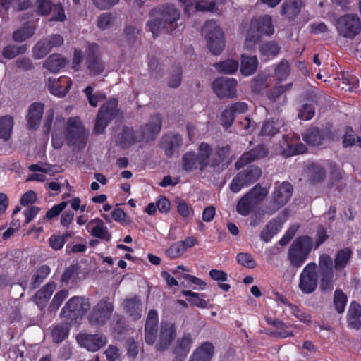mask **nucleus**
Returning <instances> with one entry per match:
<instances>
[{
    "instance_id": "1",
    "label": "nucleus",
    "mask_w": 361,
    "mask_h": 361,
    "mask_svg": "<svg viewBox=\"0 0 361 361\" xmlns=\"http://www.w3.org/2000/svg\"><path fill=\"white\" fill-rule=\"evenodd\" d=\"M150 17L147 27L156 37L161 32H171L178 27L177 21L180 19V12L173 5L166 4L152 9Z\"/></svg>"
},
{
    "instance_id": "2",
    "label": "nucleus",
    "mask_w": 361,
    "mask_h": 361,
    "mask_svg": "<svg viewBox=\"0 0 361 361\" xmlns=\"http://www.w3.org/2000/svg\"><path fill=\"white\" fill-rule=\"evenodd\" d=\"M274 29L270 16L264 15L253 18L250 21V28L245 37V44L246 47L251 49L261 35H271L274 33Z\"/></svg>"
},
{
    "instance_id": "3",
    "label": "nucleus",
    "mask_w": 361,
    "mask_h": 361,
    "mask_svg": "<svg viewBox=\"0 0 361 361\" xmlns=\"http://www.w3.org/2000/svg\"><path fill=\"white\" fill-rule=\"evenodd\" d=\"M313 246L312 238L307 235L297 238L289 247L287 259L291 266L298 268L305 262Z\"/></svg>"
},
{
    "instance_id": "4",
    "label": "nucleus",
    "mask_w": 361,
    "mask_h": 361,
    "mask_svg": "<svg viewBox=\"0 0 361 361\" xmlns=\"http://www.w3.org/2000/svg\"><path fill=\"white\" fill-rule=\"evenodd\" d=\"M114 310V302L105 296L93 306L87 316L88 322L92 326H102L110 320Z\"/></svg>"
},
{
    "instance_id": "5",
    "label": "nucleus",
    "mask_w": 361,
    "mask_h": 361,
    "mask_svg": "<svg viewBox=\"0 0 361 361\" xmlns=\"http://www.w3.org/2000/svg\"><path fill=\"white\" fill-rule=\"evenodd\" d=\"M203 33L207 41V47L214 55L221 53L225 47L224 32L215 21H207L203 27Z\"/></svg>"
},
{
    "instance_id": "6",
    "label": "nucleus",
    "mask_w": 361,
    "mask_h": 361,
    "mask_svg": "<svg viewBox=\"0 0 361 361\" xmlns=\"http://www.w3.org/2000/svg\"><path fill=\"white\" fill-rule=\"evenodd\" d=\"M335 27L339 35L353 39L360 31L361 23L357 15L348 13L338 17L335 22Z\"/></svg>"
},
{
    "instance_id": "7",
    "label": "nucleus",
    "mask_w": 361,
    "mask_h": 361,
    "mask_svg": "<svg viewBox=\"0 0 361 361\" xmlns=\"http://www.w3.org/2000/svg\"><path fill=\"white\" fill-rule=\"evenodd\" d=\"M118 114V101L111 99L99 109L94 125V130L97 134H101L109 123Z\"/></svg>"
},
{
    "instance_id": "8",
    "label": "nucleus",
    "mask_w": 361,
    "mask_h": 361,
    "mask_svg": "<svg viewBox=\"0 0 361 361\" xmlns=\"http://www.w3.org/2000/svg\"><path fill=\"white\" fill-rule=\"evenodd\" d=\"M85 66L90 75H100L104 70L105 64L99 55V47L96 43L88 44L85 49Z\"/></svg>"
},
{
    "instance_id": "9",
    "label": "nucleus",
    "mask_w": 361,
    "mask_h": 361,
    "mask_svg": "<svg viewBox=\"0 0 361 361\" xmlns=\"http://www.w3.org/2000/svg\"><path fill=\"white\" fill-rule=\"evenodd\" d=\"M237 80L234 78L221 77L212 83V89L220 99H233L237 97Z\"/></svg>"
},
{
    "instance_id": "10",
    "label": "nucleus",
    "mask_w": 361,
    "mask_h": 361,
    "mask_svg": "<svg viewBox=\"0 0 361 361\" xmlns=\"http://www.w3.org/2000/svg\"><path fill=\"white\" fill-rule=\"evenodd\" d=\"M90 307L88 298L75 296L71 298L62 309V313L71 319L84 315Z\"/></svg>"
},
{
    "instance_id": "11",
    "label": "nucleus",
    "mask_w": 361,
    "mask_h": 361,
    "mask_svg": "<svg viewBox=\"0 0 361 361\" xmlns=\"http://www.w3.org/2000/svg\"><path fill=\"white\" fill-rule=\"evenodd\" d=\"M316 268L315 263H309L301 272L298 286L303 293H312L317 288L318 277Z\"/></svg>"
},
{
    "instance_id": "12",
    "label": "nucleus",
    "mask_w": 361,
    "mask_h": 361,
    "mask_svg": "<svg viewBox=\"0 0 361 361\" xmlns=\"http://www.w3.org/2000/svg\"><path fill=\"white\" fill-rule=\"evenodd\" d=\"M293 193V187L290 183L283 182L276 188L272 199L269 204L268 212L273 214L287 203Z\"/></svg>"
},
{
    "instance_id": "13",
    "label": "nucleus",
    "mask_w": 361,
    "mask_h": 361,
    "mask_svg": "<svg viewBox=\"0 0 361 361\" xmlns=\"http://www.w3.org/2000/svg\"><path fill=\"white\" fill-rule=\"evenodd\" d=\"M319 271L321 277L322 289L323 290H330L333 286L334 274L332 259L327 254H322L319 256Z\"/></svg>"
},
{
    "instance_id": "14",
    "label": "nucleus",
    "mask_w": 361,
    "mask_h": 361,
    "mask_svg": "<svg viewBox=\"0 0 361 361\" xmlns=\"http://www.w3.org/2000/svg\"><path fill=\"white\" fill-rule=\"evenodd\" d=\"M176 337V329L173 323L161 322L155 343L157 350H166Z\"/></svg>"
},
{
    "instance_id": "15",
    "label": "nucleus",
    "mask_w": 361,
    "mask_h": 361,
    "mask_svg": "<svg viewBox=\"0 0 361 361\" xmlns=\"http://www.w3.org/2000/svg\"><path fill=\"white\" fill-rule=\"evenodd\" d=\"M161 126L162 120L161 116L158 114L152 116L149 121L139 130L143 142L149 143L153 142L159 133Z\"/></svg>"
},
{
    "instance_id": "16",
    "label": "nucleus",
    "mask_w": 361,
    "mask_h": 361,
    "mask_svg": "<svg viewBox=\"0 0 361 361\" xmlns=\"http://www.w3.org/2000/svg\"><path fill=\"white\" fill-rule=\"evenodd\" d=\"M158 313L155 310H150L147 314L145 324V342L154 345L158 337Z\"/></svg>"
},
{
    "instance_id": "17",
    "label": "nucleus",
    "mask_w": 361,
    "mask_h": 361,
    "mask_svg": "<svg viewBox=\"0 0 361 361\" xmlns=\"http://www.w3.org/2000/svg\"><path fill=\"white\" fill-rule=\"evenodd\" d=\"M67 138L73 145L85 143L86 134L79 118H70L67 122Z\"/></svg>"
},
{
    "instance_id": "18",
    "label": "nucleus",
    "mask_w": 361,
    "mask_h": 361,
    "mask_svg": "<svg viewBox=\"0 0 361 361\" xmlns=\"http://www.w3.org/2000/svg\"><path fill=\"white\" fill-rule=\"evenodd\" d=\"M77 341L81 346L92 352L99 350L106 343V336L100 334L80 333L77 336Z\"/></svg>"
},
{
    "instance_id": "19",
    "label": "nucleus",
    "mask_w": 361,
    "mask_h": 361,
    "mask_svg": "<svg viewBox=\"0 0 361 361\" xmlns=\"http://www.w3.org/2000/svg\"><path fill=\"white\" fill-rule=\"evenodd\" d=\"M71 85V80L66 76H61L59 78H49L47 82L51 94L58 97H65Z\"/></svg>"
},
{
    "instance_id": "20",
    "label": "nucleus",
    "mask_w": 361,
    "mask_h": 361,
    "mask_svg": "<svg viewBox=\"0 0 361 361\" xmlns=\"http://www.w3.org/2000/svg\"><path fill=\"white\" fill-rule=\"evenodd\" d=\"M138 142H143L139 130L135 132L129 127H124L116 137V143L121 148H128Z\"/></svg>"
},
{
    "instance_id": "21",
    "label": "nucleus",
    "mask_w": 361,
    "mask_h": 361,
    "mask_svg": "<svg viewBox=\"0 0 361 361\" xmlns=\"http://www.w3.org/2000/svg\"><path fill=\"white\" fill-rule=\"evenodd\" d=\"M122 306L125 312L133 319L138 320L142 316L141 300L137 296L126 298Z\"/></svg>"
},
{
    "instance_id": "22",
    "label": "nucleus",
    "mask_w": 361,
    "mask_h": 361,
    "mask_svg": "<svg viewBox=\"0 0 361 361\" xmlns=\"http://www.w3.org/2000/svg\"><path fill=\"white\" fill-rule=\"evenodd\" d=\"M267 154V150L264 146L259 145L257 147L245 152L235 163V167L239 169L250 162L264 158Z\"/></svg>"
},
{
    "instance_id": "23",
    "label": "nucleus",
    "mask_w": 361,
    "mask_h": 361,
    "mask_svg": "<svg viewBox=\"0 0 361 361\" xmlns=\"http://www.w3.org/2000/svg\"><path fill=\"white\" fill-rule=\"evenodd\" d=\"M44 111V104L39 102L32 104L28 109L26 116L28 128L31 130L37 129L41 123Z\"/></svg>"
},
{
    "instance_id": "24",
    "label": "nucleus",
    "mask_w": 361,
    "mask_h": 361,
    "mask_svg": "<svg viewBox=\"0 0 361 361\" xmlns=\"http://www.w3.org/2000/svg\"><path fill=\"white\" fill-rule=\"evenodd\" d=\"M183 139L180 135H166L162 137L161 147L168 157H172L174 152L182 145Z\"/></svg>"
},
{
    "instance_id": "25",
    "label": "nucleus",
    "mask_w": 361,
    "mask_h": 361,
    "mask_svg": "<svg viewBox=\"0 0 361 361\" xmlns=\"http://www.w3.org/2000/svg\"><path fill=\"white\" fill-rule=\"evenodd\" d=\"M214 348L209 342H205L195 349L188 361H211Z\"/></svg>"
},
{
    "instance_id": "26",
    "label": "nucleus",
    "mask_w": 361,
    "mask_h": 361,
    "mask_svg": "<svg viewBox=\"0 0 361 361\" xmlns=\"http://www.w3.org/2000/svg\"><path fill=\"white\" fill-rule=\"evenodd\" d=\"M55 289L56 283L54 282H49L35 293L33 300L39 308H44Z\"/></svg>"
},
{
    "instance_id": "27",
    "label": "nucleus",
    "mask_w": 361,
    "mask_h": 361,
    "mask_svg": "<svg viewBox=\"0 0 361 361\" xmlns=\"http://www.w3.org/2000/svg\"><path fill=\"white\" fill-rule=\"evenodd\" d=\"M193 338L190 334H184L181 338L177 341V345L174 349V353L176 355V360L180 358L179 361H183L185 357L189 353Z\"/></svg>"
},
{
    "instance_id": "28",
    "label": "nucleus",
    "mask_w": 361,
    "mask_h": 361,
    "mask_svg": "<svg viewBox=\"0 0 361 361\" xmlns=\"http://www.w3.org/2000/svg\"><path fill=\"white\" fill-rule=\"evenodd\" d=\"M283 126L284 121L279 117L269 118L264 123L261 129V134L262 135L272 137L276 135Z\"/></svg>"
},
{
    "instance_id": "29",
    "label": "nucleus",
    "mask_w": 361,
    "mask_h": 361,
    "mask_svg": "<svg viewBox=\"0 0 361 361\" xmlns=\"http://www.w3.org/2000/svg\"><path fill=\"white\" fill-rule=\"evenodd\" d=\"M212 154V149L210 145L206 142H202L198 147V157L200 164V170L204 171L207 166H211V157Z\"/></svg>"
},
{
    "instance_id": "30",
    "label": "nucleus",
    "mask_w": 361,
    "mask_h": 361,
    "mask_svg": "<svg viewBox=\"0 0 361 361\" xmlns=\"http://www.w3.org/2000/svg\"><path fill=\"white\" fill-rule=\"evenodd\" d=\"M361 306L356 302L350 303L348 312V324L350 328L356 330L361 327Z\"/></svg>"
},
{
    "instance_id": "31",
    "label": "nucleus",
    "mask_w": 361,
    "mask_h": 361,
    "mask_svg": "<svg viewBox=\"0 0 361 361\" xmlns=\"http://www.w3.org/2000/svg\"><path fill=\"white\" fill-rule=\"evenodd\" d=\"M93 224H95V225L92 228L90 231L91 235L99 239L109 242L111 239V235L109 232L107 227L104 226V222L101 219L97 218L92 220L89 225Z\"/></svg>"
},
{
    "instance_id": "32",
    "label": "nucleus",
    "mask_w": 361,
    "mask_h": 361,
    "mask_svg": "<svg viewBox=\"0 0 361 361\" xmlns=\"http://www.w3.org/2000/svg\"><path fill=\"white\" fill-rule=\"evenodd\" d=\"M67 63L66 59L59 54L50 55L44 61L43 66L51 73H56Z\"/></svg>"
},
{
    "instance_id": "33",
    "label": "nucleus",
    "mask_w": 361,
    "mask_h": 361,
    "mask_svg": "<svg viewBox=\"0 0 361 361\" xmlns=\"http://www.w3.org/2000/svg\"><path fill=\"white\" fill-rule=\"evenodd\" d=\"M258 66V60L255 56L242 54L240 72L245 76L254 74Z\"/></svg>"
},
{
    "instance_id": "34",
    "label": "nucleus",
    "mask_w": 361,
    "mask_h": 361,
    "mask_svg": "<svg viewBox=\"0 0 361 361\" xmlns=\"http://www.w3.org/2000/svg\"><path fill=\"white\" fill-rule=\"evenodd\" d=\"M14 126L13 118L10 115L0 117V138L4 141L11 139Z\"/></svg>"
},
{
    "instance_id": "35",
    "label": "nucleus",
    "mask_w": 361,
    "mask_h": 361,
    "mask_svg": "<svg viewBox=\"0 0 361 361\" xmlns=\"http://www.w3.org/2000/svg\"><path fill=\"white\" fill-rule=\"evenodd\" d=\"M324 138V132L317 127L310 128L303 134L304 141L310 145H322Z\"/></svg>"
},
{
    "instance_id": "36",
    "label": "nucleus",
    "mask_w": 361,
    "mask_h": 361,
    "mask_svg": "<svg viewBox=\"0 0 361 361\" xmlns=\"http://www.w3.org/2000/svg\"><path fill=\"white\" fill-rule=\"evenodd\" d=\"M182 167L187 172H191L200 169L197 154L195 152H188L182 157Z\"/></svg>"
},
{
    "instance_id": "37",
    "label": "nucleus",
    "mask_w": 361,
    "mask_h": 361,
    "mask_svg": "<svg viewBox=\"0 0 361 361\" xmlns=\"http://www.w3.org/2000/svg\"><path fill=\"white\" fill-rule=\"evenodd\" d=\"M230 153V148L228 145L218 147L212 151L211 157V166L215 167L226 160Z\"/></svg>"
},
{
    "instance_id": "38",
    "label": "nucleus",
    "mask_w": 361,
    "mask_h": 361,
    "mask_svg": "<svg viewBox=\"0 0 361 361\" xmlns=\"http://www.w3.org/2000/svg\"><path fill=\"white\" fill-rule=\"evenodd\" d=\"M352 256V251L349 248L339 250L336 255L334 259V267L336 270L341 271L348 264Z\"/></svg>"
},
{
    "instance_id": "39",
    "label": "nucleus",
    "mask_w": 361,
    "mask_h": 361,
    "mask_svg": "<svg viewBox=\"0 0 361 361\" xmlns=\"http://www.w3.org/2000/svg\"><path fill=\"white\" fill-rule=\"evenodd\" d=\"M50 267L47 265H42L37 269L32 277L30 286L32 290L38 288L44 280L50 274Z\"/></svg>"
},
{
    "instance_id": "40",
    "label": "nucleus",
    "mask_w": 361,
    "mask_h": 361,
    "mask_svg": "<svg viewBox=\"0 0 361 361\" xmlns=\"http://www.w3.org/2000/svg\"><path fill=\"white\" fill-rule=\"evenodd\" d=\"M256 207L253 202L249 197L247 193L242 197L236 206V211L242 216H247L251 211Z\"/></svg>"
},
{
    "instance_id": "41",
    "label": "nucleus",
    "mask_w": 361,
    "mask_h": 361,
    "mask_svg": "<svg viewBox=\"0 0 361 361\" xmlns=\"http://www.w3.org/2000/svg\"><path fill=\"white\" fill-rule=\"evenodd\" d=\"M35 31L33 26L25 25L13 32V39L22 42L32 37Z\"/></svg>"
},
{
    "instance_id": "42",
    "label": "nucleus",
    "mask_w": 361,
    "mask_h": 361,
    "mask_svg": "<svg viewBox=\"0 0 361 361\" xmlns=\"http://www.w3.org/2000/svg\"><path fill=\"white\" fill-rule=\"evenodd\" d=\"M279 230V225L275 220H271L268 222L264 228L261 231V239L267 243L277 233Z\"/></svg>"
},
{
    "instance_id": "43",
    "label": "nucleus",
    "mask_w": 361,
    "mask_h": 361,
    "mask_svg": "<svg viewBox=\"0 0 361 361\" xmlns=\"http://www.w3.org/2000/svg\"><path fill=\"white\" fill-rule=\"evenodd\" d=\"M267 194V190L259 184L256 185L247 192L249 197L256 206L263 201Z\"/></svg>"
},
{
    "instance_id": "44",
    "label": "nucleus",
    "mask_w": 361,
    "mask_h": 361,
    "mask_svg": "<svg viewBox=\"0 0 361 361\" xmlns=\"http://www.w3.org/2000/svg\"><path fill=\"white\" fill-rule=\"evenodd\" d=\"M51 49L46 39H42L34 46L32 49L33 56L37 59H43Z\"/></svg>"
},
{
    "instance_id": "45",
    "label": "nucleus",
    "mask_w": 361,
    "mask_h": 361,
    "mask_svg": "<svg viewBox=\"0 0 361 361\" xmlns=\"http://www.w3.org/2000/svg\"><path fill=\"white\" fill-rule=\"evenodd\" d=\"M214 66L220 72L227 74H232L238 70L239 65L238 61L235 60L227 59L226 61L216 63Z\"/></svg>"
},
{
    "instance_id": "46",
    "label": "nucleus",
    "mask_w": 361,
    "mask_h": 361,
    "mask_svg": "<svg viewBox=\"0 0 361 361\" xmlns=\"http://www.w3.org/2000/svg\"><path fill=\"white\" fill-rule=\"evenodd\" d=\"M280 51V47L274 42H267L259 47V51L262 55L267 58L276 56Z\"/></svg>"
},
{
    "instance_id": "47",
    "label": "nucleus",
    "mask_w": 361,
    "mask_h": 361,
    "mask_svg": "<svg viewBox=\"0 0 361 361\" xmlns=\"http://www.w3.org/2000/svg\"><path fill=\"white\" fill-rule=\"evenodd\" d=\"M241 174H243L244 178L247 180L248 185H251L257 181L261 176V169L255 166H251L246 169L240 171Z\"/></svg>"
},
{
    "instance_id": "48",
    "label": "nucleus",
    "mask_w": 361,
    "mask_h": 361,
    "mask_svg": "<svg viewBox=\"0 0 361 361\" xmlns=\"http://www.w3.org/2000/svg\"><path fill=\"white\" fill-rule=\"evenodd\" d=\"M209 276L213 280L219 281L218 286L221 289L226 292L228 291L231 288L230 285L220 283L221 281H226L227 280L228 275L226 272L222 270L212 269L209 271Z\"/></svg>"
},
{
    "instance_id": "49",
    "label": "nucleus",
    "mask_w": 361,
    "mask_h": 361,
    "mask_svg": "<svg viewBox=\"0 0 361 361\" xmlns=\"http://www.w3.org/2000/svg\"><path fill=\"white\" fill-rule=\"evenodd\" d=\"M73 235V232H66L62 235H52L49 238V245L54 250H61L68 238H71Z\"/></svg>"
},
{
    "instance_id": "50",
    "label": "nucleus",
    "mask_w": 361,
    "mask_h": 361,
    "mask_svg": "<svg viewBox=\"0 0 361 361\" xmlns=\"http://www.w3.org/2000/svg\"><path fill=\"white\" fill-rule=\"evenodd\" d=\"M290 73V66L286 60H281L274 69V75L279 81H283L287 78Z\"/></svg>"
},
{
    "instance_id": "51",
    "label": "nucleus",
    "mask_w": 361,
    "mask_h": 361,
    "mask_svg": "<svg viewBox=\"0 0 361 361\" xmlns=\"http://www.w3.org/2000/svg\"><path fill=\"white\" fill-rule=\"evenodd\" d=\"M26 51V45H8L3 49L2 55L8 59H12L18 54H24Z\"/></svg>"
},
{
    "instance_id": "52",
    "label": "nucleus",
    "mask_w": 361,
    "mask_h": 361,
    "mask_svg": "<svg viewBox=\"0 0 361 361\" xmlns=\"http://www.w3.org/2000/svg\"><path fill=\"white\" fill-rule=\"evenodd\" d=\"M346 302L347 296L343 293L341 290H336L334 295V304L336 311L339 314L344 312Z\"/></svg>"
},
{
    "instance_id": "53",
    "label": "nucleus",
    "mask_w": 361,
    "mask_h": 361,
    "mask_svg": "<svg viewBox=\"0 0 361 361\" xmlns=\"http://www.w3.org/2000/svg\"><path fill=\"white\" fill-rule=\"evenodd\" d=\"M282 14L288 18L294 17L300 13L299 4L296 1H287L282 6Z\"/></svg>"
},
{
    "instance_id": "54",
    "label": "nucleus",
    "mask_w": 361,
    "mask_h": 361,
    "mask_svg": "<svg viewBox=\"0 0 361 361\" xmlns=\"http://www.w3.org/2000/svg\"><path fill=\"white\" fill-rule=\"evenodd\" d=\"M306 149L307 148L304 144L297 143L295 141L291 140L290 143H288V147L284 149L283 152L286 156H293L302 154Z\"/></svg>"
},
{
    "instance_id": "55",
    "label": "nucleus",
    "mask_w": 361,
    "mask_h": 361,
    "mask_svg": "<svg viewBox=\"0 0 361 361\" xmlns=\"http://www.w3.org/2000/svg\"><path fill=\"white\" fill-rule=\"evenodd\" d=\"M249 186L247 180L244 178L243 174L238 173L231 180L230 189L233 192H238L243 188Z\"/></svg>"
},
{
    "instance_id": "56",
    "label": "nucleus",
    "mask_w": 361,
    "mask_h": 361,
    "mask_svg": "<svg viewBox=\"0 0 361 361\" xmlns=\"http://www.w3.org/2000/svg\"><path fill=\"white\" fill-rule=\"evenodd\" d=\"M326 172L324 169L320 165L314 164L310 170V180L314 183H319L324 179Z\"/></svg>"
},
{
    "instance_id": "57",
    "label": "nucleus",
    "mask_w": 361,
    "mask_h": 361,
    "mask_svg": "<svg viewBox=\"0 0 361 361\" xmlns=\"http://www.w3.org/2000/svg\"><path fill=\"white\" fill-rule=\"evenodd\" d=\"M68 333V329L66 326L57 325L52 329L51 336L54 342L60 343L67 337Z\"/></svg>"
},
{
    "instance_id": "58",
    "label": "nucleus",
    "mask_w": 361,
    "mask_h": 361,
    "mask_svg": "<svg viewBox=\"0 0 361 361\" xmlns=\"http://www.w3.org/2000/svg\"><path fill=\"white\" fill-rule=\"evenodd\" d=\"M182 293L187 297H190V298L188 300L190 302L192 303L195 306L200 307V308H204L207 307V302L200 298V294L192 292L191 290H183Z\"/></svg>"
},
{
    "instance_id": "59",
    "label": "nucleus",
    "mask_w": 361,
    "mask_h": 361,
    "mask_svg": "<svg viewBox=\"0 0 361 361\" xmlns=\"http://www.w3.org/2000/svg\"><path fill=\"white\" fill-rule=\"evenodd\" d=\"M236 259L240 264L247 268L252 269L256 267V262L250 254L240 252L237 255Z\"/></svg>"
},
{
    "instance_id": "60",
    "label": "nucleus",
    "mask_w": 361,
    "mask_h": 361,
    "mask_svg": "<svg viewBox=\"0 0 361 361\" xmlns=\"http://www.w3.org/2000/svg\"><path fill=\"white\" fill-rule=\"evenodd\" d=\"M314 108L312 105L305 104L302 106L298 111V118L303 121L311 119L314 116Z\"/></svg>"
},
{
    "instance_id": "61",
    "label": "nucleus",
    "mask_w": 361,
    "mask_h": 361,
    "mask_svg": "<svg viewBox=\"0 0 361 361\" xmlns=\"http://www.w3.org/2000/svg\"><path fill=\"white\" fill-rule=\"evenodd\" d=\"M185 252L184 248L180 241L172 244L166 251V255L170 258H176Z\"/></svg>"
},
{
    "instance_id": "62",
    "label": "nucleus",
    "mask_w": 361,
    "mask_h": 361,
    "mask_svg": "<svg viewBox=\"0 0 361 361\" xmlns=\"http://www.w3.org/2000/svg\"><path fill=\"white\" fill-rule=\"evenodd\" d=\"M291 84H287L285 85H279L277 87H275L273 90H270L267 93V96L269 99L271 101H276L278 98L280 97V96L284 93L286 91L290 89Z\"/></svg>"
},
{
    "instance_id": "63",
    "label": "nucleus",
    "mask_w": 361,
    "mask_h": 361,
    "mask_svg": "<svg viewBox=\"0 0 361 361\" xmlns=\"http://www.w3.org/2000/svg\"><path fill=\"white\" fill-rule=\"evenodd\" d=\"M112 20L113 17L111 13H102L97 18V26L102 30H105L111 26Z\"/></svg>"
},
{
    "instance_id": "64",
    "label": "nucleus",
    "mask_w": 361,
    "mask_h": 361,
    "mask_svg": "<svg viewBox=\"0 0 361 361\" xmlns=\"http://www.w3.org/2000/svg\"><path fill=\"white\" fill-rule=\"evenodd\" d=\"M353 131L351 128H348L346 130V133L343 137V145L344 147H347L353 145H357V138L360 137L353 134Z\"/></svg>"
}]
</instances>
